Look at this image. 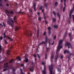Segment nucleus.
<instances>
[{"label": "nucleus", "instance_id": "obj_1", "mask_svg": "<svg viewBox=\"0 0 74 74\" xmlns=\"http://www.w3.org/2000/svg\"><path fill=\"white\" fill-rule=\"evenodd\" d=\"M59 45L57 47V50L56 53H58V51H60V49L62 48L63 47H62V43H63V40H60L59 42Z\"/></svg>", "mask_w": 74, "mask_h": 74}, {"label": "nucleus", "instance_id": "obj_2", "mask_svg": "<svg viewBox=\"0 0 74 74\" xmlns=\"http://www.w3.org/2000/svg\"><path fill=\"white\" fill-rule=\"evenodd\" d=\"M49 69L51 74H54L53 73H52V71L53 70V67H52V66H49Z\"/></svg>", "mask_w": 74, "mask_h": 74}, {"label": "nucleus", "instance_id": "obj_3", "mask_svg": "<svg viewBox=\"0 0 74 74\" xmlns=\"http://www.w3.org/2000/svg\"><path fill=\"white\" fill-rule=\"evenodd\" d=\"M67 45H69L68 48H71V45L70 43H69V42H67L65 44V46H67Z\"/></svg>", "mask_w": 74, "mask_h": 74}, {"label": "nucleus", "instance_id": "obj_4", "mask_svg": "<svg viewBox=\"0 0 74 74\" xmlns=\"http://www.w3.org/2000/svg\"><path fill=\"white\" fill-rule=\"evenodd\" d=\"M42 73L44 74H47V72L46 71V66H44V70L42 71Z\"/></svg>", "mask_w": 74, "mask_h": 74}, {"label": "nucleus", "instance_id": "obj_5", "mask_svg": "<svg viewBox=\"0 0 74 74\" xmlns=\"http://www.w3.org/2000/svg\"><path fill=\"white\" fill-rule=\"evenodd\" d=\"M47 29L49 30V34H51V31H50V30H51V27H49L47 28Z\"/></svg>", "mask_w": 74, "mask_h": 74}, {"label": "nucleus", "instance_id": "obj_6", "mask_svg": "<svg viewBox=\"0 0 74 74\" xmlns=\"http://www.w3.org/2000/svg\"><path fill=\"white\" fill-rule=\"evenodd\" d=\"M30 70L31 71H33L34 68L32 67H30Z\"/></svg>", "mask_w": 74, "mask_h": 74}, {"label": "nucleus", "instance_id": "obj_7", "mask_svg": "<svg viewBox=\"0 0 74 74\" xmlns=\"http://www.w3.org/2000/svg\"><path fill=\"white\" fill-rule=\"evenodd\" d=\"M73 11L72 10H71L70 11V15H69V17L70 18L71 17V14H72V13H73Z\"/></svg>", "mask_w": 74, "mask_h": 74}, {"label": "nucleus", "instance_id": "obj_8", "mask_svg": "<svg viewBox=\"0 0 74 74\" xmlns=\"http://www.w3.org/2000/svg\"><path fill=\"white\" fill-rule=\"evenodd\" d=\"M66 53H70V51H64V54Z\"/></svg>", "mask_w": 74, "mask_h": 74}, {"label": "nucleus", "instance_id": "obj_9", "mask_svg": "<svg viewBox=\"0 0 74 74\" xmlns=\"http://www.w3.org/2000/svg\"><path fill=\"white\" fill-rule=\"evenodd\" d=\"M16 59H17L19 61H21V58H20V57H17L16 58Z\"/></svg>", "mask_w": 74, "mask_h": 74}, {"label": "nucleus", "instance_id": "obj_10", "mask_svg": "<svg viewBox=\"0 0 74 74\" xmlns=\"http://www.w3.org/2000/svg\"><path fill=\"white\" fill-rule=\"evenodd\" d=\"M45 42L44 41H43L42 42H41L40 44L39 45H41V44H45Z\"/></svg>", "mask_w": 74, "mask_h": 74}, {"label": "nucleus", "instance_id": "obj_11", "mask_svg": "<svg viewBox=\"0 0 74 74\" xmlns=\"http://www.w3.org/2000/svg\"><path fill=\"white\" fill-rule=\"evenodd\" d=\"M24 62H26L27 63V62H29V60L27 58L25 60H24Z\"/></svg>", "mask_w": 74, "mask_h": 74}, {"label": "nucleus", "instance_id": "obj_12", "mask_svg": "<svg viewBox=\"0 0 74 74\" xmlns=\"http://www.w3.org/2000/svg\"><path fill=\"white\" fill-rule=\"evenodd\" d=\"M54 28H57L58 27V25H54Z\"/></svg>", "mask_w": 74, "mask_h": 74}, {"label": "nucleus", "instance_id": "obj_13", "mask_svg": "<svg viewBox=\"0 0 74 74\" xmlns=\"http://www.w3.org/2000/svg\"><path fill=\"white\" fill-rule=\"evenodd\" d=\"M54 5L55 6H57V5H58V2H55Z\"/></svg>", "mask_w": 74, "mask_h": 74}, {"label": "nucleus", "instance_id": "obj_14", "mask_svg": "<svg viewBox=\"0 0 74 74\" xmlns=\"http://www.w3.org/2000/svg\"><path fill=\"white\" fill-rule=\"evenodd\" d=\"M34 11H36V5L34 4Z\"/></svg>", "mask_w": 74, "mask_h": 74}, {"label": "nucleus", "instance_id": "obj_15", "mask_svg": "<svg viewBox=\"0 0 74 74\" xmlns=\"http://www.w3.org/2000/svg\"><path fill=\"white\" fill-rule=\"evenodd\" d=\"M7 53L8 55H10V50H8V51H7Z\"/></svg>", "mask_w": 74, "mask_h": 74}, {"label": "nucleus", "instance_id": "obj_16", "mask_svg": "<svg viewBox=\"0 0 74 74\" xmlns=\"http://www.w3.org/2000/svg\"><path fill=\"white\" fill-rule=\"evenodd\" d=\"M7 38H8L9 39V40H11V41H12V40H13V39L10 38L9 37H8H8H7Z\"/></svg>", "mask_w": 74, "mask_h": 74}, {"label": "nucleus", "instance_id": "obj_17", "mask_svg": "<svg viewBox=\"0 0 74 74\" xmlns=\"http://www.w3.org/2000/svg\"><path fill=\"white\" fill-rule=\"evenodd\" d=\"M57 15L59 17V19H60V15L58 13Z\"/></svg>", "mask_w": 74, "mask_h": 74}, {"label": "nucleus", "instance_id": "obj_18", "mask_svg": "<svg viewBox=\"0 0 74 74\" xmlns=\"http://www.w3.org/2000/svg\"><path fill=\"white\" fill-rule=\"evenodd\" d=\"M53 22H55L56 21V19L54 18L53 19Z\"/></svg>", "mask_w": 74, "mask_h": 74}, {"label": "nucleus", "instance_id": "obj_19", "mask_svg": "<svg viewBox=\"0 0 74 74\" xmlns=\"http://www.w3.org/2000/svg\"><path fill=\"white\" fill-rule=\"evenodd\" d=\"M26 35H27V36H30V37H31V36H32V33H31L30 34V35H28V34H26Z\"/></svg>", "mask_w": 74, "mask_h": 74}, {"label": "nucleus", "instance_id": "obj_20", "mask_svg": "<svg viewBox=\"0 0 74 74\" xmlns=\"http://www.w3.org/2000/svg\"><path fill=\"white\" fill-rule=\"evenodd\" d=\"M46 34H47V32H44V34H43L44 35V36H46Z\"/></svg>", "mask_w": 74, "mask_h": 74}, {"label": "nucleus", "instance_id": "obj_21", "mask_svg": "<svg viewBox=\"0 0 74 74\" xmlns=\"http://www.w3.org/2000/svg\"><path fill=\"white\" fill-rule=\"evenodd\" d=\"M64 5H65V7L66 6V0H64Z\"/></svg>", "mask_w": 74, "mask_h": 74}, {"label": "nucleus", "instance_id": "obj_22", "mask_svg": "<svg viewBox=\"0 0 74 74\" xmlns=\"http://www.w3.org/2000/svg\"><path fill=\"white\" fill-rule=\"evenodd\" d=\"M58 70L59 72H60V73H61V70H60V69H58Z\"/></svg>", "mask_w": 74, "mask_h": 74}, {"label": "nucleus", "instance_id": "obj_23", "mask_svg": "<svg viewBox=\"0 0 74 74\" xmlns=\"http://www.w3.org/2000/svg\"><path fill=\"white\" fill-rule=\"evenodd\" d=\"M10 21L9 20H8V23L10 24Z\"/></svg>", "mask_w": 74, "mask_h": 74}, {"label": "nucleus", "instance_id": "obj_24", "mask_svg": "<svg viewBox=\"0 0 74 74\" xmlns=\"http://www.w3.org/2000/svg\"><path fill=\"white\" fill-rule=\"evenodd\" d=\"M53 14H54V15L55 16H56L55 15L56 13H55V12H53Z\"/></svg>", "mask_w": 74, "mask_h": 74}, {"label": "nucleus", "instance_id": "obj_25", "mask_svg": "<svg viewBox=\"0 0 74 74\" xmlns=\"http://www.w3.org/2000/svg\"><path fill=\"white\" fill-rule=\"evenodd\" d=\"M10 14H14V12L13 11H12L10 12Z\"/></svg>", "mask_w": 74, "mask_h": 74}, {"label": "nucleus", "instance_id": "obj_26", "mask_svg": "<svg viewBox=\"0 0 74 74\" xmlns=\"http://www.w3.org/2000/svg\"><path fill=\"white\" fill-rule=\"evenodd\" d=\"M14 21H15V20H16V16H15L14 18Z\"/></svg>", "mask_w": 74, "mask_h": 74}, {"label": "nucleus", "instance_id": "obj_27", "mask_svg": "<svg viewBox=\"0 0 74 74\" xmlns=\"http://www.w3.org/2000/svg\"><path fill=\"white\" fill-rule=\"evenodd\" d=\"M20 70H21V73H22V74H25L23 73H22V69H20Z\"/></svg>", "mask_w": 74, "mask_h": 74}, {"label": "nucleus", "instance_id": "obj_28", "mask_svg": "<svg viewBox=\"0 0 74 74\" xmlns=\"http://www.w3.org/2000/svg\"><path fill=\"white\" fill-rule=\"evenodd\" d=\"M65 7H66V6H65L64 5V8L63 9V11L64 12V11H65Z\"/></svg>", "mask_w": 74, "mask_h": 74}, {"label": "nucleus", "instance_id": "obj_29", "mask_svg": "<svg viewBox=\"0 0 74 74\" xmlns=\"http://www.w3.org/2000/svg\"><path fill=\"white\" fill-rule=\"evenodd\" d=\"M5 42H6V44H8V43L7 42V41H6V40L4 39Z\"/></svg>", "mask_w": 74, "mask_h": 74}, {"label": "nucleus", "instance_id": "obj_30", "mask_svg": "<svg viewBox=\"0 0 74 74\" xmlns=\"http://www.w3.org/2000/svg\"><path fill=\"white\" fill-rule=\"evenodd\" d=\"M41 18L40 17H39V18H38V20H39V21H41Z\"/></svg>", "mask_w": 74, "mask_h": 74}, {"label": "nucleus", "instance_id": "obj_31", "mask_svg": "<svg viewBox=\"0 0 74 74\" xmlns=\"http://www.w3.org/2000/svg\"><path fill=\"white\" fill-rule=\"evenodd\" d=\"M4 38H5V33H4Z\"/></svg>", "mask_w": 74, "mask_h": 74}, {"label": "nucleus", "instance_id": "obj_32", "mask_svg": "<svg viewBox=\"0 0 74 74\" xmlns=\"http://www.w3.org/2000/svg\"><path fill=\"white\" fill-rule=\"evenodd\" d=\"M38 57L39 58V59H40V56H39V54H37Z\"/></svg>", "mask_w": 74, "mask_h": 74}, {"label": "nucleus", "instance_id": "obj_33", "mask_svg": "<svg viewBox=\"0 0 74 74\" xmlns=\"http://www.w3.org/2000/svg\"><path fill=\"white\" fill-rule=\"evenodd\" d=\"M42 64L44 65L45 64H46V63L45 62H42Z\"/></svg>", "mask_w": 74, "mask_h": 74}, {"label": "nucleus", "instance_id": "obj_34", "mask_svg": "<svg viewBox=\"0 0 74 74\" xmlns=\"http://www.w3.org/2000/svg\"><path fill=\"white\" fill-rule=\"evenodd\" d=\"M42 6H41L40 7V10H41V9H42Z\"/></svg>", "mask_w": 74, "mask_h": 74}, {"label": "nucleus", "instance_id": "obj_35", "mask_svg": "<svg viewBox=\"0 0 74 74\" xmlns=\"http://www.w3.org/2000/svg\"><path fill=\"white\" fill-rule=\"evenodd\" d=\"M14 60L13 59V60H10V63H11V62H12V61H13V60Z\"/></svg>", "mask_w": 74, "mask_h": 74}, {"label": "nucleus", "instance_id": "obj_36", "mask_svg": "<svg viewBox=\"0 0 74 74\" xmlns=\"http://www.w3.org/2000/svg\"><path fill=\"white\" fill-rule=\"evenodd\" d=\"M18 30V28H16V29H15V31H16V30Z\"/></svg>", "mask_w": 74, "mask_h": 74}, {"label": "nucleus", "instance_id": "obj_37", "mask_svg": "<svg viewBox=\"0 0 74 74\" xmlns=\"http://www.w3.org/2000/svg\"><path fill=\"white\" fill-rule=\"evenodd\" d=\"M1 45L0 44V50H1Z\"/></svg>", "mask_w": 74, "mask_h": 74}, {"label": "nucleus", "instance_id": "obj_38", "mask_svg": "<svg viewBox=\"0 0 74 74\" xmlns=\"http://www.w3.org/2000/svg\"><path fill=\"white\" fill-rule=\"evenodd\" d=\"M0 39H1V40H2L3 38H2V36H1L0 37Z\"/></svg>", "mask_w": 74, "mask_h": 74}, {"label": "nucleus", "instance_id": "obj_39", "mask_svg": "<svg viewBox=\"0 0 74 74\" xmlns=\"http://www.w3.org/2000/svg\"><path fill=\"white\" fill-rule=\"evenodd\" d=\"M72 16L73 18V21H74V15H72Z\"/></svg>", "mask_w": 74, "mask_h": 74}, {"label": "nucleus", "instance_id": "obj_40", "mask_svg": "<svg viewBox=\"0 0 74 74\" xmlns=\"http://www.w3.org/2000/svg\"><path fill=\"white\" fill-rule=\"evenodd\" d=\"M6 70H7V69H5L3 70V71H6Z\"/></svg>", "mask_w": 74, "mask_h": 74}, {"label": "nucleus", "instance_id": "obj_41", "mask_svg": "<svg viewBox=\"0 0 74 74\" xmlns=\"http://www.w3.org/2000/svg\"><path fill=\"white\" fill-rule=\"evenodd\" d=\"M37 14L38 15H40V13L38 12H37Z\"/></svg>", "mask_w": 74, "mask_h": 74}, {"label": "nucleus", "instance_id": "obj_42", "mask_svg": "<svg viewBox=\"0 0 74 74\" xmlns=\"http://www.w3.org/2000/svg\"><path fill=\"white\" fill-rule=\"evenodd\" d=\"M34 57H35V58H36V55H34Z\"/></svg>", "mask_w": 74, "mask_h": 74}, {"label": "nucleus", "instance_id": "obj_43", "mask_svg": "<svg viewBox=\"0 0 74 74\" xmlns=\"http://www.w3.org/2000/svg\"><path fill=\"white\" fill-rule=\"evenodd\" d=\"M69 37H70V36H71V34H70V33H69Z\"/></svg>", "mask_w": 74, "mask_h": 74}, {"label": "nucleus", "instance_id": "obj_44", "mask_svg": "<svg viewBox=\"0 0 74 74\" xmlns=\"http://www.w3.org/2000/svg\"><path fill=\"white\" fill-rule=\"evenodd\" d=\"M56 36H55L53 38L54 39H55L56 38Z\"/></svg>", "mask_w": 74, "mask_h": 74}, {"label": "nucleus", "instance_id": "obj_45", "mask_svg": "<svg viewBox=\"0 0 74 74\" xmlns=\"http://www.w3.org/2000/svg\"><path fill=\"white\" fill-rule=\"evenodd\" d=\"M47 55H46L45 59H47Z\"/></svg>", "mask_w": 74, "mask_h": 74}, {"label": "nucleus", "instance_id": "obj_46", "mask_svg": "<svg viewBox=\"0 0 74 74\" xmlns=\"http://www.w3.org/2000/svg\"><path fill=\"white\" fill-rule=\"evenodd\" d=\"M45 23H46V24H47V23H48V22H47V21H45Z\"/></svg>", "mask_w": 74, "mask_h": 74}, {"label": "nucleus", "instance_id": "obj_47", "mask_svg": "<svg viewBox=\"0 0 74 74\" xmlns=\"http://www.w3.org/2000/svg\"><path fill=\"white\" fill-rule=\"evenodd\" d=\"M45 41L46 42H47V38H46V39Z\"/></svg>", "mask_w": 74, "mask_h": 74}, {"label": "nucleus", "instance_id": "obj_48", "mask_svg": "<svg viewBox=\"0 0 74 74\" xmlns=\"http://www.w3.org/2000/svg\"><path fill=\"white\" fill-rule=\"evenodd\" d=\"M53 44H54V42H53L51 44V45H53Z\"/></svg>", "mask_w": 74, "mask_h": 74}, {"label": "nucleus", "instance_id": "obj_49", "mask_svg": "<svg viewBox=\"0 0 74 74\" xmlns=\"http://www.w3.org/2000/svg\"><path fill=\"white\" fill-rule=\"evenodd\" d=\"M63 57L62 56L61 57V59H63Z\"/></svg>", "mask_w": 74, "mask_h": 74}, {"label": "nucleus", "instance_id": "obj_50", "mask_svg": "<svg viewBox=\"0 0 74 74\" xmlns=\"http://www.w3.org/2000/svg\"><path fill=\"white\" fill-rule=\"evenodd\" d=\"M58 58V56H57V57L56 59V60Z\"/></svg>", "mask_w": 74, "mask_h": 74}, {"label": "nucleus", "instance_id": "obj_51", "mask_svg": "<svg viewBox=\"0 0 74 74\" xmlns=\"http://www.w3.org/2000/svg\"><path fill=\"white\" fill-rule=\"evenodd\" d=\"M39 32V29H38L37 31V33H38Z\"/></svg>", "mask_w": 74, "mask_h": 74}, {"label": "nucleus", "instance_id": "obj_52", "mask_svg": "<svg viewBox=\"0 0 74 74\" xmlns=\"http://www.w3.org/2000/svg\"><path fill=\"white\" fill-rule=\"evenodd\" d=\"M42 12H44V10H42Z\"/></svg>", "mask_w": 74, "mask_h": 74}, {"label": "nucleus", "instance_id": "obj_53", "mask_svg": "<svg viewBox=\"0 0 74 74\" xmlns=\"http://www.w3.org/2000/svg\"><path fill=\"white\" fill-rule=\"evenodd\" d=\"M0 5L1 6H2V4H1V3H0Z\"/></svg>", "mask_w": 74, "mask_h": 74}, {"label": "nucleus", "instance_id": "obj_54", "mask_svg": "<svg viewBox=\"0 0 74 74\" xmlns=\"http://www.w3.org/2000/svg\"><path fill=\"white\" fill-rule=\"evenodd\" d=\"M8 5H9V4H7V6H8Z\"/></svg>", "mask_w": 74, "mask_h": 74}, {"label": "nucleus", "instance_id": "obj_55", "mask_svg": "<svg viewBox=\"0 0 74 74\" xmlns=\"http://www.w3.org/2000/svg\"><path fill=\"white\" fill-rule=\"evenodd\" d=\"M21 66H23V64H21Z\"/></svg>", "mask_w": 74, "mask_h": 74}, {"label": "nucleus", "instance_id": "obj_56", "mask_svg": "<svg viewBox=\"0 0 74 74\" xmlns=\"http://www.w3.org/2000/svg\"><path fill=\"white\" fill-rule=\"evenodd\" d=\"M0 25H1V26H3V25L1 24H0Z\"/></svg>", "mask_w": 74, "mask_h": 74}, {"label": "nucleus", "instance_id": "obj_57", "mask_svg": "<svg viewBox=\"0 0 74 74\" xmlns=\"http://www.w3.org/2000/svg\"><path fill=\"white\" fill-rule=\"evenodd\" d=\"M12 23H14V21H13V20L12 21Z\"/></svg>", "mask_w": 74, "mask_h": 74}, {"label": "nucleus", "instance_id": "obj_58", "mask_svg": "<svg viewBox=\"0 0 74 74\" xmlns=\"http://www.w3.org/2000/svg\"><path fill=\"white\" fill-rule=\"evenodd\" d=\"M61 3L62 2V0H61Z\"/></svg>", "mask_w": 74, "mask_h": 74}, {"label": "nucleus", "instance_id": "obj_59", "mask_svg": "<svg viewBox=\"0 0 74 74\" xmlns=\"http://www.w3.org/2000/svg\"><path fill=\"white\" fill-rule=\"evenodd\" d=\"M3 26H4V27H5V24H3Z\"/></svg>", "mask_w": 74, "mask_h": 74}, {"label": "nucleus", "instance_id": "obj_60", "mask_svg": "<svg viewBox=\"0 0 74 74\" xmlns=\"http://www.w3.org/2000/svg\"><path fill=\"white\" fill-rule=\"evenodd\" d=\"M47 51H48V48H47Z\"/></svg>", "mask_w": 74, "mask_h": 74}, {"label": "nucleus", "instance_id": "obj_61", "mask_svg": "<svg viewBox=\"0 0 74 74\" xmlns=\"http://www.w3.org/2000/svg\"><path fill=\"white\" fill-rule=\"evenodd\" d=\"M36 59H37V58H35V60H36Z\"/></svg>", "mask_w": 74, "mask_h": 74}, {"label": "nucleus", "instance_id": "obj_62", "mask_svg": "<svg viewBox=\"0 0 74 74\" xmlns=\"http://www.w3.org/2000/svg\"><path fill=\"white\" fill-rule=\"evenodd\" d=\"M3 25L4 24V22H3Z\"/></svg>", "mask_w": 74, "mask_h": 74}, {"label": "nucleus", "instance_id": "obj_63", "mask_svg": "<svg viewBox=\"0 0 74 74\" xmlns=\"http://www.w3.org/2000/svg\"><path fill=\"white\" fill-rule=\"evenodd\" d=\"M70 41H71V38Z\"/></svg>", "mask_w": 74, "mask_h": 74}, {"label": "nucleus", "instance_id": "obj_64", "mask_svg": "<svg viewBox=\"0 0 74 74\" xmlns=\"http://www.w3.org/2000/svg\"><path fill=\"white\" fill-rule=\"evenodd\" d=\"M4 65H5L6 64L5 63L4 64Z\"/></svg>", "mask_w": 74, "mask_h": 74}]
</instances>
